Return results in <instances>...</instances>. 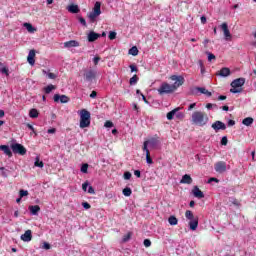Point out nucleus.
Masks as SVG:
<instances>
[{
  "label": "nucleus",
  "instance_id": "nucleus-14",
  "mask_svg": "<svg viewBox=\"0 0 256 256\" xmlns=\"http://www.w3.org/2000/svg\"><path fill=\"white\" fill-rule=\"evenodd\" d=\"M84 77L86 81H91L92 79H95V77H97V72L95 70H89L85 72Z\"/></svg>",
  "mask_w": 256,
  "mask_h": 256
},
{
  "label": "nucleus",
  "instance_id": "nucleus-41",
  "mask_svg": "<svg viewBox=\"0 0 256 256\" xmlns=\"http://www.w3.org/2000/svg\"><path fill=\"white\" fill-rule=\"evenodd\" d=\"M148 146H149V142L144 141L142 151H145L146 155H147V152L149 153V148H147Z\"/></svg>",
  "mask_w": 256,
  "mask_h": 256
},
{
  "label": "nucleus",
  "instance_id": "nucleus-55",
  "mask_svg": "<svg viewBox=\"0 0 256 256\" xmlns=\"http://www.w3.org/2000/svg\"><path fill=\"white\" fill-rule=\"evenodd\" d=\"M151 245V240L145 239L144 240V246L149 247Z\"/></svg>",
  "mask_w": 256,
  "mask_h": 256
},
{
  "label": "nucleus",
  "instance_id": "nucleus-3",
  "mask_svg": "<svg viewBox=\"0 0 256 256\" xmlns=\"http://www.w3.org/2000/svg\"><path fill=\"white\" fill-rule=\"evenodd\" d=\"M80 116V129H86L91 125V112L87 109H82L79 111Z\"/></svg>",
  "mask_w": 256,
  "mask_h": 256
},
{
  "label": "nucleus",
  "instance_id": "nucleus-63",
  "mask_svg": "<svg viewBox=\"0 0 256 256\" xmlns=\"http://www.w3.org/2000/svg\"><path fill=\"white\" fill-rule=\"evenodd\" d=\"M200 19H201V23L203 25H205V23H207V18L205 16H202Z\"/></svg>",
  "mask_w": 256,
  "mask_h": 256
},
{
  "label": "nucleus",
  "instance_id": "nucleus-40",
  "mask_svg": "<svg viewBox=\"0 0 256 256\" xmlns=\"http://www.w3.org/2000/svg\"><path fill=\"white\" fill-rule=\"evenodd\" d=\"M20 198L27 197L29 195V191L21 189L19 191Z\"/></svg>",
  "mask_w": 256,
  "mask_h": 256
},
{
  "label": "nucleus",
  "instance_id": "nucleus-17",
  "mask_svg": "<svg viewBox=\"0 0 256 256\" xmlns=\"http://www.w3.org/2000/svg\"><path fill=\"white\" fill-rule=\"evenodd\" d=\"M0 151H3V153H5L9 158L13 157V152L7 145H0Z\"/></svg>",
  "mask_w": 256,
  "mask_h": 256
},
{
  "label": "nucleus",
  "instance_id": "nucleus-8",
  "mask_svg": "<svg viewBox=\"0 0 256 256\" xmlns=\"http://www.w3.org/2000/svg\"><path fill=\"white\" fill-rule=\"evenodd\" d=\"M212 129L217 133V131H225L227 129V125L225 123L217 120L212 124Z\"/></svg>",
  "mask_w": 256,
  "mask_h": 256
},
{
  "label": "nucleus",
  "instance_id": "nucleus-46",
  "mask_svg": "<svg viewBox=\"0 0 256 256\" xmlns=\"http://www.w3.org/2000/svg\"><path fill=\"white\" fill-rule=\"evenodd\" d=\"M227 143H229V140L227 139V136H224V137H222V139H221V145H227Z\"/></svg>",
  "mask_w": 256,
  "mask_h": 256
},
{
  "label": "nucleus",
  "instance_id": "nucleus-16",
  "mask_svg": "<svg viewBox=\"0 0 256 256\" xmlns=\"http://www.w3.org/2000/svg\"><path fill=\"white\" fill-rule=\"evenodd\" d=\"M146 143H148L150 147L155 148L159 145V137L158 136L152 137L149 140H146Z\"/></svg>",
  "mask_w": 256,
  "mask_h": 256
},
{
  "label": "nucleus",
  "instance_id": "nucleus-11",
  "mask_svg": "<svg viewBox=\"0 0 256 256\" xmlns=\"http://www.w3.org/2000/svg\"><path fill=\"white\" fill-rule=\"evenodd\" d=\"M99 37H101V34L95 32V31H90L87 39L89 41V43H94V41H97V39H99Z\"/></svg>",
  "mask_w": 256,
  "mask_h": 256
},
{
  "label": "nucleus",
  "instance_id": "nucleus-42",
  "mask_svg": "<svg viewBox=\"0 0 256 256\" xmlns=\"http://www.w3.org/2000/svg\"><path fill=\"white\" fill-rule=\"evenodd\" d=\"M114 124L111 122V120H107L105 123H104V127L110 129L111 127H113Z\"/></svg>",
  "mask_w": 256,
  "mask_h": 256
},
{
  "label": "nucleus",
  "instance_id": "nucleus-49",
  "mask_svg": "<svg viewBox=\"0 0 256 256\" xmlns=\"http://www.w3.org/2000/svg\"><path fill=\"white\" fill-rule=\"evenodd\" d=\"M42 249H46V250L51 249V244H49V243H47V242H44V243H43V246H42Z\"/></svg>",
  "mask_w": 256,
  "mask_h": 256
},
{
  "label": "nucleus",
  "instance_id": "nucleus-43",
  "mask_svg": "<svg viewBox=\"0 0 256 256\" xmlns=\"http://www.w3.org/2000/svg\"><path fill=\"white\" fill-rule=\"evenodd\" d=\"M78 21L81 23V25H83V27H87V21H85V18L79 17Z\"/></svg>",
  "mask_w": 256,
  "mask_h": 256
},
{
  "label": "nucleus",
  "instance_id": "nucleus-6",
  "mask_svg": "<svg viewBox=\"0 0 256 256\" xmlns=\"http://www.w3.org/2000/svg\"><path fill=\"white\" fill-rule=\"evenodd\" d=\"M99 15H101V2H96L93 11L88 14V17L93 21L94 19H97Z\"/></svg>",
  "mask_w": 256,
  "mask_h": 256
},
{
  "label": "nucleus",
  "instance_id": "nucleus-25",
  "mask_svg": "<svg viewBox=\"0 0 256 256\" xmlns=\"http://www.w3.org/2000/svg\"><path fill=\"white\" fill-rule=\"evenodd\" d=\"M180 108H176L170 112L167 113L166 117L168 119V121H172L173 117H175L177 111H179Z\"/></svg>",
  "mask_w": 256,
  "mask_h": 256
},
{
  "label": "nucleus",
  "instance_id": "nucleus-5",
  "mask_svg": "<svg viewBox=\"0 0 256 256\" xmlns=\"http://www.w3.org/2000/svg\"><path fill=\"white\" fill-rule=\"evenodd\" d=\"M10 147L15 155H27V148L22 144L14 143Z\"/></svg>",
  "mask_w": 256,
  "mask_h": 256
},
{
  "label": "nucleus",
  "instance_id": "nucleus-1",
  "mask_svg": "<svg viewBox=\"0 0 256 256\" xmlns=\"http://www.w3.org/2000/svg\"><path fill=\"white\" fill-rule=\"evenodd\" d=\"M171 81H176L172 85L163 82L160 87L158 88V93L159 95H169L171 93H174V91H177L181 85L185 83V78L183 76H177V75H172L170 76Z\"/></svg>",
  "mask_w": 256,
  "mask_h": 256
},
{
  "label": "nucleus",
  "instance_id": "nucleus-53",
  "mask_svg": "<svg viewBox=\"0 0 256 256\" xmlns=\"http://www.w3.org/2000/svg\"><path fill=\"white\" fill-rule=\"evenodd\" d=\"M89 187V182L88 181H86V182H84L83 184H82V189H83V191H87V188Z\"/></svg>",
  "mask_w": 256,
  "mask_h": 256
},
{
  "label": "nucleus",
  "instance_id": "nucleus-4",
  "mask_svg": "<svg viewBox=\"0 0 256 256\" xmlns=\"http://www.w3.org/2000/svg\"><path fill=\"white\" fill-rule=\"evenodd\" d=\"M245 85V78H238L231 82L230 93H241L243 87Z\"/></svg>",
  "mask_w": 256,
  "mask_h": 256
},
{
  "label": "nucleus",
  "instance_id": "nucleus-10",
  "mask_svg": "<svg viewBox=\"0 0 256 256\" xmlns=\"http://www.w3.org/2000/svg\"><path fill=\"white\" fill-rule=\"evenodd\" d=\"M69 103V97H67L66 95H59V94H55L54 95V102L55 103Z\"/></svg>",
  "mask_w": 256,
  "mask_h": 256
},
{
  "label": "nucleus",
  "instance_id": "nucleus-9",
  "mask_svg": "<svg viewBox=\"0 0 256 256\" xmlns=\"http://www.w3.org/2000/svg\"><path fill=\"white\" fill-rule=\"evenodd\" d=\"M215 171L216 173H225V171H227V163H225L224 161L216 163Z\"/></svg>",
  "mask_w": 256,
  "mask_h": 256
},
{
  "label": "nucleus",
  "instance_id": "nucleus-59",
  "mask_svg": "<svg viewBox=\"0 0 256 256\" xmlns=\"http://www.w3.org/2000/svg\"><path fill=\"white\" fill-rule=\"evenodd\" d=\"M47 133H49L50 135L53 133H57V129L55 128L48 129Z\"/></svg>",
  "mask_w": 256,
  "mask_h": 256
},
{
  "label": "nucleus",
  "instance_id": "nucleus-31",
  "mask_svg": "<svg viewBox=\"0 0 256 256\" xmlns=\"http://www.w3.org/2000/svg\"><path fill=\"white\" fill-rule=\"evenodd\" d=\"M169 225H177L179 223V220L175 216H170L168 218Z\"/></svg>",
  "mask_w": 256,
  "mask_h": 256
},
{
  "label": "nucleus",
  "instance_id": "nucleus-35",
  "mask_svg": "<svg viewBox=\"0 0 256 256\" xmlns=\"http://www.w3.org/2000/svg\"><path fill=\"white\" fill-rule=\"evenodd\" d=\"M24 27H26L29 33H33V31H35V28L30 23H24Z\"/></svg>",
  "mask_w": 256,
  "mask_h": 256
},
{
  "label": "nucleus",
  "instance_id": "nucleus-30",
  "mask_svg": "<svg viewBox=\"0 0 256 256\" xmlns=\"http://www.w3.org/2000/svg\"><path fill=\"white\" fill-rule=\"evenodd\" d=\"M185 217L188 219V221H193V219H195V215H193L191 210H186Z\"/></svg>",
  "mask_w": 256,
  "mask_h": 256
},
{
  "label": "nucleus",
  "instance_id": "nucleus-33",
  "mask_svg": "<svg viewBox=\"0 0 256 256\" xmlns=\"http://www.w3.org/2000/svg\"><path fill=\"white\" fill-rule=\"evenodd\" d=\"M34 165L35 167H40V169H43V167H45V163H43V161H40L39 157H36Z\"/></svg>",
  "mask_w": 256,
  "mask_h": 256
},
{
  "label": "nucleus",
  "instance_id": "nucleus-22",
  "mask_svg": "<svg viewBox=\"0 0 256 256\" xmlns=\"http://www.w3.org/2000/svg\"><path fill=\"white\" fill-rule=\"evenodd\" d=\"M31 215H37L39 211H41V207L39 205H32L28 207Z\"/></svg>",
  "mask_w": 256,
  "mask_h": 256
},
{
  "label": "nucleus",
  "instance_id": "nucleus-15",
  "mask_svg": "<svg viewBox=\"0 0 256 256\" xmlns=\"http://www.w3.org/2000/svg\"><path fill=\"white\" fill-rule=\"evenodd\" d=\"M216 75H219L220 77H229V75H231V70L227 67H224L222 69H220Z\"/></svg>",
  "mask_w": 256,
  "mask_h": 256
},
{
  "label": "nucleus",
  "instance_id": "nucleus-2",
  "mask_svg": "<svg viewBox=\"0 0 256 256\" xmlns=\"http://www.w3.org/2000/svg\"><path fill=\"white\" fill-rule=\"evenodd\" d=\"M191 123L198 127H205L209 123V115L204 111H194L192 113Z\"/></svg>",
  "mask_w": 256,
  "mask_h": 256
},
{
  "label": "nucleus",
  "instance_id": "nucleus-48",
  "mask_svg": "<svg viewBox=\"0 0 256 256\" xmlns=\"http://www.w3.org/2000/svg\"><path fill=\"white\" fill-rule=\"evenodd\" d=\"M208 61H213V59H216L215 54L208 52Z\"/></svg>",
  "mask_w": 256,
  "mask_h": 256
},
{
  "label": "nucleus",
  "instance_id": "nucleus-18",
  "mask_svg": "<svg viewBox=\"0 0 256 256\" xmlns=\"http://www.w3.org/2000/svg\"><path fill=\"white\" fill-rule=\"evenodd\" d=\"M197 227H199V218L190 220L189 228L191 229V231H197Z\"/></svg>",
  "mask_w": 256,
  "mask_h": 256
},
{
  "label": "nucleus",
  "instance_id": "nucleus-23",
  "mask_svg": "<svg viewBox=\"0 0 256 256\" xmlns=\"http://www.w3.org/2000/svg\"><path fill=\"white\" fill-rule=\"evenodd\" d=\"M69 13H79L80 9H79V5L77 4H71L67 7Z\"/></svg>",
  "mask_w": 256,
  "mask_h": 256
},
{
  "label": "nucleus",
  "instance_id": "nucleus-13",
  "mask_svg": "<svg viewBox=\"0 0 256 256\" xmlns=\"http://www.w3.org/2000/svg\"><path fill=\"white\" fill-rule=\"evenodd\" d=\"M192 193L197 199H203V197H205V194H203V191H201L198 186H194Z\"/></svg>",
  "mask_w": 256,
  "mask_h": 256
},
{
  "label": "nucleus",
  "instance_id": "nucleus-38",
  "mask_svg": "<svg viewBox=\"0 0 256 256\" xmlns=\"http://www.w3.org/2000/svg\"><path fill=\"white\" fill-rule=\"evenodd\" d=\"M137 81H139V77L135 74L132 78H130V85H136Z\"/></svg>",
  "mask_w": 256,
  "mask_h": 256
},
{
  "label": "nucleus",
  "instance_id": "nucleus-24",
  "mask_svg": "<svg viewBox=\"0 0 256 256\" xmlns=\"http://www.w3.org/2000/svg\"><path fill=\"white\" fill-rule=\"evenodd\" d=\"M55 89H57V86L50 84L44 87V92L46 93V95H49V93H51V91H55Z\"/></svg>",
  "mask_w": 256,
  "mask_h": 256
},
{
  "label": "nucleus",
  "instance_id": "nucleus-64",
  "mask_svg": "<svg viewBox=\"0 0 256 256\" xmlns=\"http://www.w3.org/2000/svg\"><path fill=\"white\" fill-rule=\"evenodd\" d=\"M204 95H206V97H211L213 94L209 90H206Z\"/></svg>",
  "mask_w": 256,
  "mask_h": 256
},
{
  "label": "nucleus",
  "instance_id": "nucleus-12",
  "mask_svg": "<svg viewBox=\"0 0 256 256\" xmlns=\"http://www.w3.org/2000/svg\"><path fill=\"white\" fill-rule=\"evenodd\" d=\"M31 239H33V234L31 232V230H26L24 234L21 235V240L29 243V241H31Z\"/></svg>",
  "mask_w": 256,
  "mask_h": 256
},
{
  "label": "nucleus",
  "instance_id": "nucleus-7",
  "mask_svg": "<svg viewBox=\"0 0 256 256\" xmlns=\"http://www.w3.org/2000/svg\"><path fill=\"white\" fill-rule=\"evenodd\" d=\"M220 29L224 33L225 41H231L233 39V36L231 35V31H229V25L226 22L220 25Z\"/></svg>",
  "mask_w": 256,
  "mask_h": 256
},
{
  "label": "nucleus",
  "instance_id": "nucleus-54",
  "mask_svg": "<svg viewBox=\"0 0 256 256\" xmlns=\"http://www.w3.org/2000/svg\"><path fill=\"white\" fill-rule=\"evenodd\" d=\"M48 77L49 79H57V75H55V73L52 72L48 73Z\"/></svg>",
  "mask_w": 256,
  "mask_h": 256
},
{
  "label": "nucleus",
  "instance_id": "nucleus-39",
  "mask_svg": "<svg viewBox=\"0 0 256 256\" xmlns=\"http://www.w3.org/2000/svg\"><path fill=\"white\" fill-rule=\"evenodd\" d=\"M88 169H89V164L85 163L81 166V173H88Z\"/></svg>",
  "mask_w": 256,
  "mask_h": 256
},
{
  "label": "nucleus",
  "instance_id": "nucleus-29",
  "mask_svg": "<svg viewBox=\"0 0 256 256\" xmlns=\"http://www.w3.org/2000/svg\"><path fill=\"white\" fill-rule=\"evenodd\" d=\"M129 55H133V57H137V55H139V49H137V46H133L129 49Z\"/></svg>",
  "mask_w": 256,
  "mask_h": 256
},
{
  "label": "nucleus",
  "instance_id": "nucleus-27",
  "mask_svg": "<svg viewBox=\"0 0 256 256\" xmlns=\"http://www.w3.org/2000/svg\"><path fill=\"white\" fill-rule=\"evenodd\" d=\"M253 118L247 117L243 119L242 124L245 125L246 127H250V125H253Z\"/></svg>",
  "mask_w": 256,
  "mask_h": 256
},
{
  "label": "nucleus",
  "instance_id": "nucleus-20",
  "mask_svg": "<svg viewBox=\"0 0 256 256\" xmlns=\"http://www.w3.org/2000/svg\"><path fill=\"white\" fill-rule=\"evenodd\" d=\"M66 49H71V47H79V42L77 40H70L64 43Z\"/></svg>",
  "mask_w": 256,
  "mask_h": 256
},
{
  "label": "nucleus",
  "instance_id": "nucleus-50",
  "mask_svg": "<svg viewBox=\"0 0 256 256\" xmlns=\"http://www.w3.org/2000/svg\"><path fill=\"white\" fill-rule=\"evenodd\" d=\"M131 73H137L139 70L137 69V66L135 65H130Z\"/></svg>",
  "mask_w": 256,
  "mask_h": 256
},
{
  "label": "nucleus",
  "instance_id": "nucleus-36",
  "mask_svg": "<svg viewBox=\"0 0 256 256\" xmlns=\"http://www.w3.org/2000/svg\"><path fill=\"white\" fill-rule=\"evenodd\" d=\"M108 38L110 39V41H113L114 39H117V32L115 31H110Z\"/></svg>",
  "mask_w": 256,
  "mask_h": 256
},
{
  "label": "nucleus",
  "instance_id": "nucleus-34",
  "mask_svg": "<svg viewBox=\"0 0 256 256\" xmlns=\"http://www.w3.org/2000/svg\"><path fill=\"white\" fill-rule=\"evenodd\" d=\"M230 202H231L232 205H234L235 207H241V201H239L237 198H231Z\"/></svg>",
  "mask_w": 256,
  "mask_h": 256
},
{
  "label": "nucleus",
  "instance_id": "nucleus-56",
  "mask_svg": "<svg viewBox=\"0 0 256 256\" xmlns=\"http://www.w3.org/2000/svg\"><path fill=\"white\" fill-rule=\"evenodd\" d=\"M196 106H197L196 103L190 104L189 107H188V111H191V110L195 109Z\"/></svg>",
  "mask_w": 256,
  "mask_h": 256
},
{
  "label": "nucleus",
  "instance_id": "nucleus-47",
  "mask_svg": "<svg viewBox=\"0 0 256 256\" xmlns=\"http://www.w3.org/2000/svg\"><path fill=\"white\" fill-rule=\"evenodd\" d=\"M129 239H131V233H128L127 235H124L123 242L127 243V241H129Z\"/></svg>",
  "mask_w": 256,
  "mask_h": 256
},
{
  "label": "nucleus",
  "instance_id": "nucleus-28",
  "mask_svg": "<svg viewBox=\"0 0 256 256\" xmlns=\"http://www.w3.org/2000/svg\"><path fill=\"white\" fill-rule=\"evenodd\" d=\"M197 91H199V93H201L202 95H204V93L207 91V89H206V88H203V87H195V88L192 90L193 95H197Z\"/></svg>",
  "mask_w": 256,
  "mask_h": 256
},
{
  "label": "nucleus",
  "instance_id": "nucleus-60",
  "mask_svg": "<svg viewBox=\"0 0 256 256\" xmlns=\"http://www.w3.org/2000/svg\"><path fill=\"white\" fill-rule=\"evenodd\" d=\"M213 181H214L215 183H219V179H217V178H210V179L208 180V183H213Z\"/></svg>",
  "mask_w": 256,
  "mask_h": 256
},
{
  "label": "nucleus",
  "instance_id": "nucleus-45",
  "mask_svg": "<svg viewBox=\"0 0 256 256\" xmlns=\"http://www.w3.org/2000/svg\"><path fill=\"white\" fill-rule=\"evenodd\" d=\"M101 61V57H99V56H95L94 58H93V63H94V65H99V62Z\"/></svg>",
  "mask_w": 256,
  "mask_h": 256
},
{
  "label": "nucleus",
  "instance_id": "nucleus-62",
  "mask_svg": "<svg viewBox=\"0 0 256 256\" xmlns=\"http://www.w3.org/2000/svg\"><path fill=\"white\" fill-rule=\"evenodd\" d=\"M233 125H235V120H229L228 127H233Z\"/></svg>",
  "mask_w": 256,
  "mask_h": 256
},
{
  "label": "nucleus",
  "instance_id": "nucleus-19",
  "mask_svg": "<svg viewBox=\"0 0 256 256\" xmlns=\"http://www.w3.org/2000/svg\"><path fill=\"white\" fill-rule=\"evenodd\" d=\"M29 65H35V50H30L27 56Z\"/></svg>",
  "mask_w": 256,
  "mask_h": 256
},
{
  "label": "nucleus",
  "instance_id": "nucleus-61",
  "mask_svg": "<svg viewBox=\"0 0 256 256\" xmlns=\"http://www.w3.org/2000/svg\"><path fill=\"white\" fill-rule=\"evenodd\" d=\"M90 97L91 99H95V97H97V91H92Z\"/></svg>",
  "mask_w": 256,
  "mask_h": 256
},
{
  "label": "nucleus",
  "instance_id": "nucleus-51",
  "mask_svg": "<svg viewBox=\"0 0 256 256\" xmlns=\"http://www.w3.org/2000/svg\"><path fill=\"white\" fill-rule=\"evenodd\" d=\"M82 207H84V209H91V204H89V202H83Z\"/></svg>",
  "mask_w": 256,
  "mask_h": 256
},
{
  "label": "nucleus",
  "instance_id": "nucleus-32",
  "mask_svg": "<svg viewBox=\"0 0 256 256\" xmlns=\"http://www.w3.org/2000/svg\"><path fill=\"white\" fill-rule=\"evenodd\" d=\"M122 193L125 197H131V194L133 193V191L131 190V188L126 187L123 189Z\"/></svg>",
  "mask_w": 256,
  "mask_h": 256
},
{
  "label": "nucleus",
  "instance_id": "nucleus-58",
  "mask_svg": "<svg viewBox=\"0 0 256 256\" xmlns=\"http://www.w3.org/2000/svg\"><path fill=\"white\" fill-rule=\"evenodd\" d=\"M2 73H4L5 75H9V69H7V67H4L1 69Z\"/></svg>",
  "mask_w": 256,
  "mask_h": 256
},
{
  "label": "nucleus",
  "instance_id": "nucleus-44",
  "mask_svg": "<svg viewBox=\"0 0 256 256\" xmlns=\"http://www.w3.org/2000/svg\"><path fill=\"white\" fill-rule=\"evenodd\" d=\"M131 177H132L131 172L127 171V172L124 173V179L126 181H129V179H131Z\"/></svg>",
  "mask_w": 256,
  "mask_h": 256
},
{
  "label": "nucleus",
  "instance_id": "nucleus-37",
  "mask_svg": "<svg viewBox=\"0 0 256 256\" xmlns=\"http://www.w3.org/2000/svg\"><path fill=\"white\" fill-rule=\"evenodd\" d=\"M146 162L148 163V165H153V159L151 158V152H147Z\"/></svg>",
  "mask_w": 256,
  "mask_h": 256
},
{
  "label": "nucleus",
  "instance_id": "nucleus-52",
  "mask_svg": "<svg viewBox=\"0 0 256 256\" xmlns=\"http://www.w3.org/2000/svg\"><path fill=\"white\" fill-rule=\"evenodd\" d=\"M88 193H89L90 195H95V188H93V186H89V188H88Z\"/></svg>",
  "mask_w": 256,
  "mask_h": 256
},
{
  "label": "nucleus",
  "instance_id": "nucleus-57",
  "mask_svg": "<svg viewBox=\"0 0 256 256\" xmlns=\"http://www.w3.org/2000/svg\"><path fill=\"white\" fill-rule=\"evenodd\" d=\"M134 175H135L136 177H138V179L141 178V171L135 170V171H134Z\"/></svg>",
  "mask_w": 256,
  "mask_h": 256
},
{
  "label": "nucleus",
  "instance_id": "nucleus-26",
  "mask_svg": "<svg viewBox=\"0 0 256 256\" xmlns=\"http://www.w3.org/2000/svg\"><path fill=\"white\" fill-rule=\"evenodd\" d=\"M29 117H31L32 119H37V117H39V111L35 108H32L29 111Z\"/></svg>",
  "mask_w": 256,
  "mask_h": 256
},
{
  "label": "nucleus",
  "instance_id": "nucleus-21",
  "mask_svg": "<svg viewBox=\"0 0 256 256\" xmlns=\"http://www.w3.org/2000/svg\"><path fill=\"white\" fill-rule=\"evenodd\" d=\"M180 183H184L186 185H191V183H193V178H191V176L189 174H185Z\"/></svg>",
  "mask_w": 256,
  "mask_h": 256
}]
</instances>
